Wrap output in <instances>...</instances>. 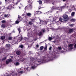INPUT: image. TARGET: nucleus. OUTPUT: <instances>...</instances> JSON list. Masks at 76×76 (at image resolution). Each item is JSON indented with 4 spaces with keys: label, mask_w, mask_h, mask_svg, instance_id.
<instances>
[{
    "label": "nucleus",
    "mask_w": 76,
    "mask_h": 76,
    "mask_svg": "<svg viewBox=\"0 0 76 76\" xmlns=\"http://www.w3.org/2000/svg\"><path fill=\"white\" fill-rule=\"evenodd\" d=\"M12 60L10 58V59H8L7 61H6V64H9L10 62H12Z\"/></svg>",
    "instance_id": "f257e3e1"
},
{
    "label": "nucleus",
    "mask_w": 76,
    "mask_h": 76,
    "mask_svg": "<svg viewBox=\"0 0 76 76\" xmlns=\"http://www.w3.org/2000/svg\"><path fill=\"white\" fill-rule=\"evenodd\" d=\"M74 44H71L69 45L68 47H70V50H72L73 49V46Z\"/></svg>",
    "instance_id": "f03ea898"
},
{
    "label": "nucleus",
    "mask_w": 76,
    "mask_h": 76,
    "mask_svg": "<svg viewBox=\"0 0 76 76\" xmlns=\"http://www.w3.org/2000/svg\"><path fill=\"white\" fill-rule=\"evenodd\" d=\"M1 26L2 28H7V26L6 24H3L1 25Z\"/></svg>",
    "instance_id": "7ed1b4c3"
},
{
    "label": "nucleus",
    "mask_w": 76,
    "mask_h": 76,
    "mask_svg": "<svg viewBox=\"0 0 76 76\" xmlns=\"http://www.w3.org/2000/svg\"><path fill=\"white\" fill-rule=\"evenodd\" d=\"M63 18H69V17L66 14H64L63 15Z\"/></svg>",
    "instance_id": "20e7f679"
},
{
    "label": "nucleus",
    "mask_w": 76,
    "mask_h": 76,
    "mask_svg": "<svg viewBox=\"0 0 76 76\" xmlns=\"http://www.w3.org/2000/svg\"><path fill=\"white\" fill-rule=\"evenodd\" d=\"M32 4L30 3L29 4V6L28 7V9H32Z\"/></svg>",
    "instance_id": "39448f33"
},
{
    "label": "nucleus",
    "mask_w": 76,
    "mask_h": 76,
    "mask_svg": "<svg viewBox=\"0 0 76 76\" xmlns=\"http://www.w3.org/2000/svg\"><path fill=\"white\" fill-rule=\"evenodd\" d=\"M16 53L17 55H20L21 54V52L19 50H18L16 52Z\"/></svg>",
    "instance_id": "423d86ee"
},
{
    "label": "nucleus",
    "mask_w": 76,
    "mask_h": 76,
    "mask_svg": "<svg viewBox=\"0 0 76 76\" xmlns=\"http://www.w3.org/2000/svg\"><path fill=\"white\" fill-rule=\"evenodd\" d=\"M19 75L18 73H13L12 76H19Z\"/></svg>",
    "instance_id": "0eeeda50"
},
{
    "label": "nucleus",
    "mask_w": 76,
    "mask_h": 76,
    "mask_svg": "<svg viewBox=\"0 0 76 76\" xmlns=\"http://www.w3.org/2000/svg\"><path fill=\"white\" fill-rule=\"evenodd\" d=\"M31 15L32 14H31V13L28 12L27 14V16H28L29 18H30V17H31Z\"/></svg>",
    "instance_id": "6e6552de"
},
{
    "label": "nucleus",
    "mask_w": 76,
    "mask_h": 76,
    "mask_svg": "<svg viewBox=\"0 0 76 76\" xmlns=\"http://www.w3.org/2000/svg\"><path fill=\"white\" fill-rule=\"evenodd\" d=\"M10 16V14H7V15L5 14L4 16L5 18H8Z\"/></svg>",
    "instance_id": "1a4fd4ad"
},
{
    "label": "nucleus",
    "mask_w": 76,
    "mask_h": 76,
    "mask_svg": "<svg viewBox=\"0 0 76 76\" xmlns=\"http://www.w3.org/2000/svg\"><path fill=\"white\" fill-rule=\"evenodd\" d=\"M69 20V18H64V21H67Z\"/></svg>",
    "instance_id": "9d476101"
},
{
    "label": "nucleus",
    "mask_w": 76,
    "mask_h": 76,
    "mask_svg": "<svg viewBox=\"0 0 76 76\" xmlns=\"http://www.w3.org/2000/svg\"><path fill=\"white\" fill-rule=\"evenodd\" d=\"M1 39L2 40H4L5 39V36H2L1 37Z\"/></svg>",
    "instance_id": "9b49d317"
},
{
    "label": "nucleus",
    "mask_w": 76,
    "mask_h": 76,
    "mask_svg": "<svg viewBox=\"0 0 76 76\" xmlns=\"http://www.w3.org/2000/svg\"><path fill=\"white\" fill-rule=\"evenodd\" d=\"M70 21L71 22H75V20L73 18H72L70 20Z\"/></svg>",
    "instance_id": "f8f14e48"
},
{
    "label": "nucleus",
    "mask_w": 76,
    "mask_h": 76,
    "mask_svg": "<svg viewBox=\"0 0 76 76\" xmlns=\"http://www.w3.org/2000/svg\"><path fill=\"white\" fill-rule=\"evenodd\" d=\"M69 33H72V32H73V30L72 29H71L69 30Z\"/></svg>",
    "instance_id": "ddd939ff"
},
{
    "label": "nucleus",
    "mask_w": 76,
    "mask_h": 76,
    "mask_svg": "<svg viewBox=\"0 0 76 76\" xmlns=\"http://www.w3.org/2000/svg\"><path fill=\"white\" fill-rule=\"evenodd\" d=\"M11 8H15L16 7H15V4H12L11 5Z\"/></svg>",
    "instance_id": "4468645a"
},
{
    "label": "nucleus",
    "mask_w": 76,
    "mask_h": 76,
    "mask_svg": "<svg viewBox=\"0 0 76 76\" xmlns=\"http://www.w3.org/2000/svg\"><path fill=\"white\" fill-rule=\"evenodd\" d=\"M75 14V12H72L71 13V16H74Z\"/></svg>",
    "instance_id": "2eb2a0df"
},
{
    "label": "nucleus",
    "mask_w": 76,
    "mask_h": 76,
    "mask_svg": "<svg viewBox=\"0 0 76 76\" xmlns=\"http://www.w3.org/2000/svg\"><path fill=\"white\" fill-rule=\"evenodd\" d=\"M43 49H44V46H42L40 47V50L41 51H42V50H43Z\"/></svg>",
    "instance_id": "dca6fc26"
},
{
    "label": "nucleus",
    "mask_w": 76,
    "mask_h": 76,
    "mask_svg": "<svg viewBox=\"0 0 76 76\" xmlns=\"http://www.w3.org/2000/svg\"><path fill=\"white\" fill-rule=\"evenodd\" d=\"M12 38H13V37H9L8 38V39H9V40H12Z\"/></svg>",
    "instance_id": "f3484780"
},
{
    "label": "nucleus",
    "mask_w": 76,
    "mask_h": 76,
    "mask_svg": "<svg viewBox=\"0 0 76 76\" xmlns=\"http://www.w3.org/2000/svg\"><path fill=\"white\" fill-rule=\"evenodd\" d=\"M7 58V57H4L3 59H2V61H4V60H5Z\"/></svg>",
    "instance_id": "a211bd4d"
},
{
    "label": "nucleus",
    "mask_w": 76,
    "mask_h": 76,
    "mask_svg": "<svg viewBox=\"0 0 76 76\" xmlns=\"http://www.w3.org/2000/svg\"><path fill=\"white\" fill-rule=\"evenodd\" d=\"M38 2L39 3V4H42V1L41 0H39V1Z\"/></svg>",
    "instance_id": "6ab92c4d"
},
{
    "label": "nucleus",
    "mask_w": 76,
    "mask_h": 76,
    "mask_svg": "<svg viewBox=\"0 0 76 76\" xmlns=\"http://www.w3.org/2000/svg\"><path fill=\"white\" fill-rule=\"evenodd\" d=\"M49 41H51L53 39V38L51 37H49L48 38Z\"/></svg>",
    "instance_id": "aec40b11"
},
{
    "label": "nucleus",
    "mask_w": 76,
    "mask_h": 76,
    "mask_svg": "<svg viewBox=\"0 0 76 76\" xmlns=\"http://www.w3.org/2000/svg\"><path fill=\"white\" fill-rule=\"evenodd\" d=\"M59 21L62 22V20H63V18H59Z\"/></svg>",
    "instance_id": "412c9836"
},
{
    "label": "nucleus",
    "mask_w": 76,
    "mask_h": 76,
    "mask_svg": "<svg viewBox=\"0 0 76 76\" xmlns=\"http://www.w3.org/2000/svg\"><path fill=\"white\" fill-rule=\"evenodd\" d=\"M42 23H45V25H47V22L46 21H43L42 22Z\"/></svg>",
    "instance_id": "4be33fe9"
},
{
    "label": "nucleus",
    "mask_w": 76,
    "mask_h": 76,
    "mask_svg": "<svg viewBox=\"0 0 76 76\" xmlns=\"http://www.w3.org/2000/svg\"><path fill=\"white\" fill-rule=\"evenodd\" d=\"M38 35L39 36H41V35H42V32H41V31H40V32L39 33Z\"/></svg>",
    "instance_id": "5701e85b"
},
{
    "label": "nucleus",
    "mask_w": 76,
    "mask_h": 76,
    "mask_svg": "<svg viewBox=\"0 0 76 76\" xmlns=\"http://www.w3.org/2000/svg\"><path fill=\"white\" fill-rule=\"evenodd\" d=\"M47 46L46 45L44 47V50H47Z\"/></svg>",
    "instance_id": "b1692460"
},
{
    "label": "nucleus",
    "mask_w": 76,
    "mask_h": 76,
    "mask_svg": "<svg viewBox=\"0 0 76 76\" xmlns=\"http://www.w3.org/2000/svg\"><path fill=\"white\" fill-rule=\"evenodd\" d=\"M15 65L16 66H18V65H19V62H17L15 64Z\"/></svg>",
    "instance_id": "393cba45"
},
{
    "label": "nucleus",
    "mask_w": 76,
    "mask_h": 76,
    "mask_svg": "<svg viewBox=\"0 0 76 76\" xmlns=\"http://www.w3.org/2000/svg\"><path fill=\"white\" fill-rule=\"evenodd\" d=\"M19 47H20L21 48H23V45H20Z\"/></svg>",
    "instance_id": "a878e982"
},
{
    "label": "nucleus",
    "mask_w": 76,
    "mask_h": 76,
    "mask_svg": "<svg viewBox=\"0 0 76 76\" xmlns=\"http://www.w3.org/2000/svg\"><path fill=\"white\" fill-rule=\"evenodd\" d=\"M24 72H23V71H21L19 72V73H21V74H22Z\"/></svg>",
    "instance_id": "bb28decb"
},
{
    "label": "nucleus",
    "mask_w": 76,
    "mask_h": 76,
    "mask_svg": "<svg viewBox=\"0 0 76 76\" xmlns=\"http://www.w3.org/2000/svg\"><path fill=\"white\" fill-rule=\"evenodd\" d=\"M15 24H18L19 22L18 20H17L15 22Z\"/></svg>",
    "instance_id": "cd10ccee"
},
{
    "label": "nucleus",
    "mask_w": 76,
    "mask_h": 76,
    "mask_svg": "<svg viewBox=\"0 0 76 76\" xmlns=\"http://www.w3.org/2000/svg\"><path fill=\"white\" fill-rule=\"evenodd\" d=\"M1 22L3 23H6V20H2L1 21Z\"/></svg>",
    "instance_id": "c85d7f7f"
},
{
    "label": "nucleus",
    "mask_w": 76,
    "mask_h": 76,
    "mask_svg": "<svg viewBox=\"0 0 76 76\" xmlns=\"http://www.w3.org/2000/svg\"><path fill=\"white\" fill-rule=\"evenodd\" d=\"M18 30L19 31V33H20V32H21V30H20V28H18Z\"/></svg>",
    "instance_id": "c756f323"
},
{
    "label": "nucleus",
    "mask_w": 76,
    "mask_h": 76,
    "mask_svg": "<svg viewBox=\"0 0 76 76\" xmlns=\"http://www.w3.org/2000/svg\"><path fill=\"white\" fill-rule=\"evenodd\" d=\"M29 24L30 25H31L32 24V22L30 21L29 22Z\"/></svg>",
    "instance_id": "7c9ffc66"
},
{
    "label": "nucleus",
    "mask_w": 76,
    "mask_h": 76,
    "mask_svg": "<svg viewBox=\"0 0 76 76\" xmlns=\"http://www.w3.org/2000/svg\"><path fill=\"white\" fill-rule=\"evenodd\" d=\"M25 10H26V9H28V6H27L25 7Z\"/></svg>",
    "instance_id": "2f4dec72"
},
{
    "label": "nucleus",
    "mask_w": 76,
    "mask_h": 76,
    "mask_svg": "<svg viewBox=\"0 0 76 76\" xmlns=\"http://www.w3.org/2000/svg\"><path fill=\"white\" fill-rule=\"evenodd\" d=\"M31 68L32 69H35V66H32L31 67Z\"/></svg>",
    "instance_id": "473e14b6"
},
{
    "label": "nucleus",
    "mask_w": 76,
    "mask_h": 76,
    "mask_svg": "<svg viewBox=\"0 0 76 76\" xmlns=\"http://www.w3.org/2000/svg\"><path fill=\"white\" fill-rule=\"evenodd\" d=\"M73 25H74V24H70L69 25V26H70L71 27H73Z\"/></svg>",
    "instance_id": "72a5a7b5"
},
{
    "label": "nucleus",
    "mask_w": 76,
    "mask_h": 76,
    "mask_svg": "<svg viewBox=\"0 0 76 76\" xmlns=\"http://www.w3.org/2000/svg\"><path fill=\"white\" fill-rule=\"evenodd\" d=\"M62 9L61 7L58 8V10H61V11L62 10Z\"/></svg>",
    "instance_id": "f704fd0d"
},
{
    "label": "nucleus",
    "mask_w": 76,
    "mask_h": 76,
    "mask_svg": "<svg viewBox=\"0 0 76 76\" xmlns=\"http://www.w3.org/2000/svg\"><path fill=\"white\" fill-rule=\"evenodd\" d=\"M68 11L69 12H72V10L71 9H69V10H68Z\"/></svg>",
    "instance_id": "c9c22d12"
},
{
    "label": "nucleus",
    "mask_w": 76,
    "mask_h": 76,
    "mask_svg": "<svg viewBox=\"0 0 76 76\" xmlns=\"http://www.w3.org/2000/svg\"><path fill=\"white\" fill-rule=\"evenodd\" d=\"M58 48V49L59 50H61V47H59Z\"/></svg>",
    "instance_id": "e433bc0d"
},
{
    "label": "nucleus",
    "mask_w": 76,
    "mask_h": 76,
    "mask_svg": "<svg viewBox=\"0 0 76 76\" xmlns=\"http://www.w3.org/2000/svg\"><path fill=\"white\" fill-rule=\"evenodd\" d=\"M52 49V47L50 46L49 48V50H51Z\"/></svg>",
    "instance_id": "4c0bfd02"
},
{
    "label": "nucleus",
    "mask_w": 76,
    "mask_h": 76,
    "mask_svg": "<svg viewBox=\"0 0 76 76\" xmlns=\"http://www.w3.org/2000/svg\"><path fill=\"white\" fill-rule=\"evenodd\" d=\"M42 32H45V29H42Z\"/></svg>",
    "instance_id": "58836bf2"
},
{
    "label": "nucleus",
    "mask_w": 76,
    "mask_h": 76,
    "mask_svg": "<svg viewBox=\"0 0 76 76\" xmlns=\"http://www.w3.org/2000/svg\"><path fill=\"white\" fill-rule=\"evenodd\" d=\"M6 45L7 47H9L10 45H9L8 44H6Z\"/></svg>",
    "instance_id": "ea45409f"
},
{
    "label": "nucleus",
    "mask_w": 76,
    "mask_h": 76,
    "mask_svg": "<svg viewBox=\"0 0 76 76\" xmlns=\"http://www.w3.org/2000/svg\"><path fill=\"white\" fill-rule=\"evenodd\" d=\"M36 47L37 48H38V47H39V45H36Z\"/></svg>",
    "instance_id": "a19ab883"
},
{
    "label": "nucleus",
    "mask_w": 76,
    "mask_h": 76,
    "mask_svg": "<svg viewBox=\"0 0 76 76\" xmlns=\"http://www.w3.org/2000/svg\"><path fill=\"white\" fill-rule=\"evenodd\" d=\"M74 48H76V44H75L74 45Z\"/></svg>",
    "instance_id": "79ce46f5"
},
{
    "label": "nucleus",
    "mask_w": 76,
    "mask_h": 76,
    "mask_svg": "<svg viewBox=\"0 0 76 76\" xmlns=\"http://www.w3.org/2000/svg\"><path fill=\"white\" fill-rule=\"evenodd\" d=\"M19 20H20V17H18Z\"/></svg>",
    "instance_id": "37998d69"
},
{
    "label": "nucleus",
    "mask_w": 76,
    "mask_h": 76,
    "mask_svg": "<svg viewBox=\"0 0 76 76\" xmlns=\"http://www.w3.org/2000/svg\"><path fill=\"white\" fill-rule=\"evenodd\" d=\"M26 70H27V72H28V68H26Z\"/></svg>",
    "instance_id": "c03bdc74"
},
{
    "label": "nucleus",
    "mask_w": 76,
    "mask_h": 76,
    "mask_svg": "<svg viewBox=\"0 0 76 76\" xmlns=\"http://www.w3.org/2000/svg\"><path fill=\"white\" fill-rule=\"evenodd\" d=\"M21 40H22V39H23V37H21Z\"/></svg>",
    "instance_id": "a18cd8bd"
},
{
    "label": "nucleus",
    "mask_w": 76,
    "mask_h": 76,
    "mask_svg": "<svg viewBox=\"0 0 76 76\" xmlns=\"http://www.w3.org/2000/svg\"><path fill=\"white\" fill-rule=\"evenodd\" d=\"M12 32L13 33H15V31H12Z\"/></svg>",
    "instance_id": "49530a36"
},
{
    "label": "nucleus",
    "mask_w": 76,
    "mask_h": 76,
    "mask_svg": "<svg viewBox=\"0 0 76 76\" xmlns=\"http://www.w3.org/2000/svg\"><path fill=\"white\" fill-rule=\"evenodd\" d=\"M10 57H11V58H13V56H11Z\"/></svg>",
    "instance_id": "de8ad7c7"
},
{
    "label": "nucleus",
    "mask_w": 76,
    "mask_h": 76,
    "mask_svg": "<svg viewBox=\"0 0 76 76\" xmlns=\"http://www.w3.org/2000/svg\"><path fill=\"white\" fill-rule=\"evenodd\" d=\"M36 12H37V13H39V11H36Z\"/></svg>",
    "instance_id": "09e8293b"
},
{
    "label": "nucleus",
    "mask_w": 76,
    "mask_h": 76,
    "mask_svg": "<svg viewBox=\"0 0 76 76\" xmlns=\"http://www.w3.org/2000/svg\"><path fill=\"white\" fill-rule=\"evenodd\" d=\"M38 63H41V61H38Z\"/></svg>",
    "instance_id": "8fccbe9b"
},
{
    "label": "nucleus",
    "mask_w": 76,
    "mask_h": 76,
    "mask_svg": "<svg viewBox=\"0 0 76 76\" xmlns=\"http://www.w3.org/2000/svg\"><path fill=\"white\" fill-rule=\"evenodd\" d=\"M25 15V14H22V16H24Z\"/></svg>",
    "instance_id": "3c124183"
},
{
    "label": "nucleus",
    "mask_w": 76,
    "mask_h": 76,
    "mask_svg": "<svg viewBox=\"0 0 76 76\" xmlns=\"http://www.w3.org/2000/svg\"><path fill=\"white\" fill-rule=\"evenodd\" d=\"M8 0H5V1L6 2V1H7Z\"/></svg>",
    "instance_id": "603ef678"
},
{
    "label": "nucleus",
    "mask_w": 76,
    "mask_h": 76,
    "mask_svg": "<svg viewBox=\"0 0 76 76\" xmlns=\"http://www.w3.org/2000/svg\"><path fill=\"white\" fill-rule=\"evenodd\" d=\"M41 9V8L39 7V9Z\"/></svg>",
    "instance_id": "864d4df0"
},
{
    "label": "nucleus",
    "mask_w": 76,
    "mask_h": 76,
    "mask_svg": "<svg viewBox=\"0 0 76 76\" xmlns=\"http://www.w3.org/2000/svg\"><path fill=\"white\" fill-rule=\"evenodd\" d=\"M66 0H63V1H65Z\"/></svg>",
    "instance_id": "5fc2aeb1"
},
{
    "label": "nucleus",
    "mask_w": 76,
    "mask_h": 76,
    "mask_svg": "<svg viewBox=\"0 0 76 76\" xmlns=\"http://www.w3.org/2000/svg\"><path fill=\"white\" fill-rule=\"evenodd\" d=\"M1 54V51H0V54Z\"/></svg>",
    "instance_id": "6e6d98bb"
},
{
    "label": "nucleus",
    "mask_w": 76,
    "mask_h": 76,
    "mask_svg": "<svg viewBox=\"0 0 76 76\" xmlns=\"http://www.w3.org/2000/svg\"><path fill=\"white\" fill-rule=\"evenodd\" d=\"M53 38H55V36H53Z\"/></svg>",
    "instance_id": "4d7b16f0"
},
{
    "label": "nucleus",
    "mask_w": 76,
    "mask_h": 76,
    "mask_svg": "<svg viewBox=\"0 0 76 76\" xmlns=\"http://www.w3.org/2000/svg\"><path fill=\"white\" fill-rule=\"evenodd\" d=\"M9 35H10V34H9Z\"/></svg>",
    "instance_id": "13d9d810"
},
{
    "label": "nucleus",
    "mask_w": 76,
    "mask_h": 76,
    "mask_svg": "<svg viewBox=\"0 0 76 76\" xmlns=\"http://www.w3.org/2000/svg\"><path fill=\"white\" fill-rule=\"evenodd\" d=\"M16 4H18V3H16Z\"/></svg>",
    "instance_id": "bf43d9fd"
},
{
    "label": "nucleus",
    "mask_w": 76,
    "mask_h": 76,
    "mask_svg": "<svg viewBox=\"0 0 76 76\" xmlns=\"http://www.w3.org/2000/svg\"><path fill=\"white\" fill-rule=\"evenodd\" d=\"M0 4H1V2H0Z\"/></svg>",
    "instance_id": "052dcab7"
},
{
    "label": "nucleus",
    "mask_w": 76,
    "mask_h": 76,
    "mask_svg": "<svg viewBox=\"0 0 76 76\" xmlns=\"http://www.w3.org/2000/svg\"><path fill=\"white\" fill-rule=\"evenodd\" d=\"M32 60L33 61V60H34V59H33Z\"/></svg>",
    "instance_id": "680f3d73"
},
{
    "label": "nucleus",
    "mask_w": 76,
    "mask_h": 76,
    "mask_svg": "<svg viewBox=\"0 0 76 76\" xmlns=\"http://www.w3.org/2000/svg\"><path fill=\"white\" fill-rule=\"evenodd\" d=\"M40 12L41 13V12Z\"/></svg>",
    "instance_id": "e2e57ef3"
},
{
    "label": "nucleus",
    "mask_w": 76,
    "mask_h": 76,
    "mask_svg": "<svg viewBox=\"0 0 76 76\" xmlns=\"http://www.w3.org/2000/svg\"><path fill=\"white\" fill-rule=\"evenodd\" d=\"M59 22V21H57V22Z\"/></svg>",
    "instance_id": "0e129e2a"
}]
</instances>
